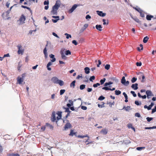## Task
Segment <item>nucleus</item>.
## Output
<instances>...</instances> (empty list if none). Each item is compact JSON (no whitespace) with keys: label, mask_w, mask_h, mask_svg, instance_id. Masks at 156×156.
<instances>
[{"label":"nucleus","mask_w":156,"mask_h":156,"mask_svg":"<svg viewBox=\"0 0 156 156\" xmlns=\"http://www.w3.org/2000/svg\"><path fill=\"white\" fill-rule=\"evenodd\" d=\"M136 65L137 66H141L142 65V63L141 62H137L136 63Z\"/></svg>","instance_id":"60"},{"label":"nucleus","mask_w":156,"mask_h":156,"mask_svg":"<svg viewBox=\"0 0 156 156\" xmlns=\"http://www.w3.org/2000/svg\"><path fill=\"white\" fill-rule=\"evenodd\" d=\"M135 116L137 117L140 118V115L139 113L137 112L135 114Z\"/></svg>","instance_id":"52"},{"label":"nucleus","mask_w":156,"mask_h":156,"mask_svg":"<svg viewBox=\"0 0 156 156\" xmlns=\"http://www.w3.org/2000/svg\"><path fill=\"white\" fill-rule=\"evenodd\" d=\"M110 66L109 64H106L105 66V69L107 70H108L110 68Z\"/></svg>","instance_id":"37"},{"label":"nucleus","mask_w":156,"mask_h":156,"mask_svg":"<svg viewBox=\"0 0 156 156\" xmlns=\"http://www.w3.org/2000/svg\"><path fill=\"white\" fill-rule=\"evenodd\" d=\"M148 39H149V37L147 36L145 37L144 38L143 40V42L145 43H147V42Z\"/></svg>","instance_id":"22"},{"label":"nucleus","mask_w":156,"mask_h":156,"mask_svg":"<svg viewBox=\"0 0 156 156\" xmlns=\"http://www.w3.org/2000/svg\"><path fill=\"white\" fill-rule=\"evenodd\" d=\"M17 81L19 84H21L23 82V79L21 77H18L17 78Z\"/></svg>","instance_id":"14"},{"label":"nucleus","mask_w":156,"mask_h":156,"mask_svg":"<svg viewBox=\"0 0 156 156\" xmlns=\"http://www.w3.org/2000/svg\"><path fill=\"white\" fill-rule=\"evenodd\" d=\"M85 87V85L84 84L81 85L80 87V90H82L84 89Z\"/></svg>","instance_id":"33"},{"label":"nucleus","mask_w":156,"mask_h":156,"mask_svg":"<svg viewBox=\"0 0 156 156\" xmlns=\"http://www.w3.org/2000/svg\"><path fill=\"white\" fill-rule=\"evenodd\" d=\"M57 83L59 84L60 86H62L64 85V83L62 80H59Z\"/></svg>","instance_id":"23"},{"label":"nucleus","mask_w":156,"mask_h":156,"mask_svg":"<svg viewBox=\"0 0 156 156\" xmlns=\"http://www.w3.org/2000/svg\"><path fill=\"white\" fill-rule=\"evenodd\" d=\"M10 156H20V155L17 153H12L10 154Z\"/></svg>","instance_id":"41"},{"label":"nucleus","mask_w":156,"mask_h":156,"mask_svg":"<svg viewBox=\"0 0 156 156\" xmlns=\"http://www.w3.org/2000/svg\"><path fill=\"white\" fill-rule=\"evenodd\" d=\"M65 53L66 55H70L71 54V52L69 50L66 51Z\"/></svg>","instance_id":"39"},{"label":"nucleus","mask_w":156,"mask_h":156,"mask_svg":"<svg viewBox=\"0 0 156 156\" xmlns=\"http://www.w3.org/2000/svg\"><path fill=\"white\" fill-rule=\"evenodd\" d=\"M79 5H77V4H74L73 6L69 10V13H72L77 8V7Z\"/></svg>","instance_id":"4"},{"label":"nucleus","mask_w":156,"mask_h":156,"mask_svg":"<svg viewBox=\"0 0 156 156\" xmlns=\"http://www.w3.org/2000/svg\"><path fill=\"white\" fill-rule=\"evenodd\" d=\"M21 7L23 8L27 9L29 10H30V8L27 6L21 5Z\"/></svg>","instance_id":"54"},{"label":"nucleus","mask_w":156,"mask_h":156,"mask_svg":"<svg viewBox=\"0 0 156 156\" xmlns=\"http://www.w3.org/2000/svg\"><path fill=\"white\" fill-rule=\"evenodd\" d=\"M65 92V90L64 89H62L60 90V94L62 95Z\"/></svg>","instance_id":"47"},{"label":"nucleus","mask_w":156,"mask_h":156,"mask_svg":"<svg viewBox=\"0 0 156 156\" xmlns=\"http://www.w3.org/2000/svg\"><path fill=\"white\" fill-rule=\"evenodd\" d=\"M142 11H140V16L142 17H144L145 16V15H144V14L142 13Z\"/></svg>","instance_id":"53"},{"label":"nucleus","mask_w":156,"mask_h":156,"mask_svg":"<svg viewBox=\"0 0 156 156\" xmlns=\"http://www.w3.org/2000/svg\"><path fill=\"white\" fill-rule=\"evenodd\" d=\"M108 133V129L105 128L102 129L100 132V133L103 135H106Z\"/></svg>","instance_id":"11"},{"label":"nucleus","mask_w":156,"mask_h":156,"mask_svg":"<svg viewBox=\"0 0 156 156\" xmlns=\"http://www.w3.org/2000/svg\"><path fill=\"white\" fill-rule=\"evenodd\" d=\"M145 147H137L136 148V150L138 151H141L143 149L145 148Z\"/></svg>","instance_id":"50"},{"label":"nucleus","mask_w":156,"mask_h":156,"mask_svg":"<svg viewBox=\"0 0 156 156\" xmlns=\"http://www.w3.org/2000/svg\"><path fill=\"white\" fill-rule=\"evenodd\" d=\"M52 17L54 19H52V21L54 23H56L60 20L59 17L58 16H52Z\"/></svg>","instance_id":"5"},{"label":"nucleus","mask_w":156,"mask_h":156,"mask_svg":"<svg viewBox=\"0 0 156 156\" xmlns=\"http://www.w3.org/2000/svg\"><path fill=\"white\" fill-rule=\"evenodd\" d=\"M81 108L83 110H86L87 109V107L85 106H82L81 107Z\"/></svg>","instance_id":"61"},{"label":"nucleus","mask_w":156,"mask_h":156,"mask_svg":"<svg viewBox=\"0 0 156 156\" xmlns=\"http://www.w3.org/2000/svg\"><path fill=\"white\" fill-rule=\"evenodd\" d=\"M96 12L98 15L101 17H104L106 15V13H103L101 11L98 10L96 11Z\"/></svg>","instance_id":"7"},{"label":"nucleus","mask_w":156,"mask_h":156,"mask_svg":"<svg viewBox=\"0 0 156 156\" xmlns=\"http://www.w3.org/2000/svg\"><path fill=\"white\" fill-rule=\"evenodd\" d=\"M76 83V81L74 80L70 84V86H73V87H74L75 86V83Z\"/></svg>","instance_id":"32"},{"label":"nucleus","mask_w":156,"mask_h":156,"mask_svg":"<svg viewBox=\"0 0 156 156\" xmlns=\"http://www.w3.org/2000/svg\"><path fill=\"white\" fill-rule=\"evenodd\" d=\"M10 12V11L9 10H7L5 13L7 17H8L9 16V14Z\"/></svg>","instance_id":"56"},{"label":"nucleus","mask_w":156,"mask_h":156,"mask_svg":"<svg viewBox=\"0 0 156 156\" xmlns=\"http://www.w3.org/2000/svg\"><path fill=\"white\" fill-rule=\"evenodd\" d=\"M77 137L78 138H83L86 137H88V138H89V136L87 135H83V136L79 135L77 136Z\"/></svg>","instance_id":"27"},{"label":"nucleus","mask_w":156,"mask_h":156,"mask_svg":"<svg viewBox=\"0 0 156 156\" xmlns=\"http://www.w3.org/2000/svg\"><path fill=\"white\" fill-rule=\"evenodd\" d=\"M69 102L70 103L67 104V106L68 107H70L71 106L73 105V101L72 100H69Z\"/></svg>","instance_id":"24"},{"label":"nucleus","mask_w":156,"mask_h":156,"mask_svg":"<svg viewBox=\"0 0 156 156\" xmlns=\"http://www.w3.org/2000/svg\"><path fill=\"white\" fill-rule=\"evenodd\" d=\"M25 20L26 18L25 16L23 15H22L20 18V21L21 23L23 24L24 23Z\"/></svg>","instance_id":"8"},{"label":"nucleus","mask_w":156,"mask_h":156,"mask_svg":"<svg viewBox=\"0 0 156 156\" xmlns=\"http://www.w3.org/2000/svg\"><path fill=\"white\" fill-rule=\"evenodd\" d=\"M97 29H98L99 28H101L102 26L101 25H97L95 27Z\"/></svg>","instance_id":"44"},{"label":"nucleus","mask_w":156,"mask_h":156,"mask_svg":"<svg viewBox=\"0 0 156 156\" xmlns=\"http://www.w3.org/2000/svg\"><path fill=\"white\" fill-rule=\"evenodd\" d=\"M95 77L94 76H91L90 77L89 80L90 81L93 82V80H95Z\"/></svg>","instance_id":"42"},{"label":"nucleus","mask_w":156,"mask_h":156,"mask_svg":"<svg viewBox=\"0 0 156 156\" xmlns=\"http://www.w3.org/2000/svg\"><path fill=\"white\" fill-rule=\"evenodd\" d=\"M105 98V97L102 96H101L98 99L99 100H102Z\"/></svg>","instance_id":"48"},{"label":"nucleus","mask_w":156,"mask_h":156,"mask_svg":"<svg viewBox=\"0 0 156 156\" xmlns=\"http://www.w3.org/2000/svg\"><path fill=\"white\" fill-rule=\"evenodd\" d=\"M130 93L132 94L134 97H136V94L135 93V92L134 91H131Z\"/></svg>","instance_id":"49"},{"label":"nucleus","mask_w":156,"mask_h":156,"mask_svg":"<svg viewBox=\"0 0 156 156\" xmlns=\"http://www.w3.org/2000/svg\"><path fill=\"white\" fill-rule=\"evenodd\" d=\"M154 103H153V102L151 103V104L150 105H149V106H148V110H150L151 109L152 107L153 106H154Z\"/></svg>","instance_id":"28"},{"label":"nucleus","mask_w":156,"mask_h":156,"mask_svg":"<svg viewBox=\"0 0 156 156\" xmlns=\"http://www.w3.org/2000/svg\"><path fill=\"white\" fill-rule=\"evenodd\" d=\"M91 18L90 16L89 15H87L86 16V19L88 20V19H90Z\"/></svg>","instance_id":"62"},{"label":"nucleus","mask_w":156,"mask_h":156,"mask_svg":"<svg viewBox=\"0 0 156 156\" xmlns=\"http://www.w3.org/2000/svg\"><path fill=\"white\" fill-rule=\"evenodd\" d=\"M145 129H156V126H153L151 127H146L145 128Z\"/></svg>","instance_id":"29"},{"label":"nucleus","mask_w":156,"mask_h":156,"mask_svg":"<svg viewBox=\"0 0 156 156\" xmlns=\"http://www.w3.org/2000/svg\"><path fill=\"white\" fill-rule=\"evenodd\" d=\"M85 72L86 74H88L90 73V68L88 67H86L84 68Z\"/></svg>","instance_id":"18"},{"label":"nucleus","mask_w":156,"mask_h":156,"mask_svg":"<svg viewBox=\"0 0 156 156\" xmlns=\"http://www.w3.org/2000/svg\"><path fill=\"white\" fill-rule=\"evenodd\" d=\"M124 84H123L126 86H128L129 84V82L128 81H126V82Z\"/></svg>","instance_id":"64"},{"label":"nucleus","mask_w":156,"mask_h":156,"mask_svg":"<svg viewBox=\"0 0 156 156\" xmlns=\"http://www.w3.org/2000/svg\"><path fill=\"white\" fill-rule=\"evenodd\" d=\"M67 122L65 125L64 127V129L63 130H66L68 129H70L72 127V125L69 122V120H67Z\"/></svg>","instance_id":"2"},{"label":"nucleus","mask_w":156,"mask_h":156,"mask_svg":"<svg viewBox=\"0 0 156 156\" xmlns=\"http://www.w3.org/2000/svg\"><path fill=\"white\" fill-rule=\"evenodd\" d=\"M60 6V2L59 0L56 1L55 5L53 6L51 13L54 15H57V10Z\"/></svg>","instance_id":"1"},{"label":"nucleus","mask_w":156,"mask_h":156,"mask_svg":"<svg viewBox=\"0 0 156 156\" xmlns=\"http://www.w3.org/2000/svg\"><path fill=\"white\" fill-rule=\"evenodd\" d=\"M154 17L153 16L147 15L146 16V19L147 20H150L151 19Z\"/></svg>","instance_id":"20"},{"label":"nucleus","mask_w":156,"mask_h":156,"mask_svg":"<svg viewBox=\"0 0 156 156\" xmlns=\"http://www.w3.org/2000/svg\"><path fill=\"white\" fill-rule=\"evenodd\" d=\"M46 126H49L50 129H53V126L52 125L50 124L49 123H46Z\"/></svg>","instance_id":"26"},{"label":"nucleus","mask_w":156,"mask_h":156,"mask_svg":"<svg viewBox=\"0 0 156 156\" xmlns=\"http://www.w3.org/2000/svg\"><path fill=\"white\" fill-rule=\"evenodd\" d=\"M76 133V132H74L73 130L72 129H71L69 135L70 136H73L74 135H75Z\"/></svg>","instance_id":"21"},{"label":"nucleus","mask_w":156,"mask_h":156,"mask_svg":"<svg viewBox=\"0 0 156 156\" xmlns=\"http://www.w3.org/2000/svg\"><path fill=\"white\" fill-rule=\"evenodd\" d=\"M52 65V63L51 62H49L47 65V67L48 70L50 71L51 70V68L49 67V66Z\"/></svg>","instance_id":"17"},{"label":"nucleus","mask_w":156,"mask_h":156,"mask_svg":"<svg viewBox=\"0 0 156 156\" xmlns=\"http://www.w3.org/2000/svg\"><path fill=\"white\" fill-rule=\"evenodd\" d=\"M121 82V83L123 84L125 83V82H126V80L125 79V77L124 76H123L122 78Z\"/></svg>","instance_id":"30"},{"label":"nucleus","mask_w":156,"mask_h":156,"mask_svg":"<svg viewBox=\"0 0 156 156\" xmlns=\"http://www.w3.org/2000/svg\"><path fill=\"white\" fill-rule=\"evenodd\" d=\"M146 119L147 120V121L148 122H149L151 120H152L153 118H150L149 117H147V118Z\"/></svg>","instance_id":"55"},{"label":"nucleus","mask_w":156,"mask_h":156,"mask_svg":"<svg viewBox=\"0 0 156 156\" xmlns=\"http://www.w3.org/2000/svg\"><path fill=\"white\" fill-rule=\"evenodd\" d=\"M64 50L62 49L60 51V53L61 55V57L63 59L66 60L67 59V57L64 54Z\"/></svg>","instance_id":"6"},{"label":"nucleus","mask_w":156,"mask_h":156,"mask_svg":"<svg viewBox=\"0 0 156 156\" xmlns=\"http://www.w3.org/2000/svg\"><path fill=\"white\" fill-rule=\"evenodd\" d=\"M59 80L56 77H53L51 79V80L55 83H57Z\"/></svg>","instance_id":"9"},{"label":"nucleus","mask_w":156,"mask_h":156,"mask_svg":"<svg viewBox=\"0 0 156 156\" xmlns=\"http://www.w3.org/2000/svg\"><path fill=\"white\" fill-rule=\"evenodd\" d=\"M138 84L137 83H136L134 84H133L131 86V87L133 89L135 90H136L138 89Z\"/></svg>","instance_id":"15"},{"label":"nucleus","mask_w":156,"mask_h":156,"mask_svg":"<svg viewBox=\"0 0 156 156\" xmlns=\"http://www.w3.org/2000/svg\"><path fill=\"white\" fill-rule=\"evenodd\" d=\"M133 8L139 12H140V11H142V10L140 8H137L136 7H133Z\"/></svg>","instance_id":"45"},{"label":"nucleus","mask_w":156,"mask_h":156,"mask_svg":"<svg viewBox=\"0 0 156 156\" xmlns=\"http://www.w3.org/2000/svg\"><path fill=\"white\" fill-rule=\"evenodd\" d=\"M22 46L21 45H18L17 46V48L18 49V54L23 55L24 52V50L21 48Z\"/></svg>","instance_id":"3"},{"label":"nucleus","mask_w":156,"mask_h":156,"mask_svg":"<svg viewBox=\"0 0 156 156\" xmlns=\"http://www.w3.org/2000/svg\"><path fill=\"white\" fill-rule=\"evenodd\" d=\"M115 94L118 95L121 94V91L119 90H116L115 91Z\"/></svg>","instance_id":"31"},{"label":"nucleus","mask_w":156,"mask_h":156,"mask_svg":"<svg viewBox=\"0 0 156 156\" xmlns=\"http://www.w3.org/2000/svg\"><path fill=\"white\" fill-rule=\"evenodd\" d=\"M102 104L101 105H100L99 104H98V107L100 108H102L105 107V103L104 102H102Z\"/></svg>","instance_id":"34"},{"label":"nucleus","mask_w":156,"mask_h":156,"mask_svg":"<svg viewBox=\"0 0 156 156\" xmlns=\"http://www.w3.org/2000/svg\"><path fill=\"white\" fill-rule=\"evenodd\" d=\"M135 104L137 105H140L141 104V102L139 103L137 101H135Z\"/></svg>","instance_id":"57"},{"label":"nucleus","mask_w":156,"mask_h":156,"mask_svg":"<svg viewBox=\"0 0 156 156\" xmlns=\"http://www.w3.org/2000/svg\"><path fill=\"white\" fill-rule=\"evenodd\" d=\"M65 35L66 36V38L67 39H69V38L71 37V36L69 34H68L67 33L65 34Z\"/></svg>","instance_id":"35"},{"label":"nucleus","mask_w":156,"mask_h":156,"mask_svg":"<svg viewBox=\"0 0 156 156\" xmlns=\"http://www.w3.org/2000/svg\"><path fill=\"white\" fill-rule=\"evenodd\" d=\"M49 4V2L48 1H44V5H48Z\"/></svg>","instance_id":"63"},{"label":"nucleus","mask_w":156,"mask_h":156,"mask_svg":"<svg viewBox=\"0 0 156 156\" xmlns=\"http://www.w3.org/2000/svg\"><path fill=\"white\" fill-rule=\"evenodd\" d=\"M146 94L148 98H149L150 96L152 95V93L151 91L147 90L146 91Z\"/></svg>","instance_id":"12"},{"label":"nucleus","mask_w":156,"mask_h":156,"mask_svg":"<svg viewBox=\"0 0 156 156\" xmlns=\"http://www.w3.org/2000/svg\"><path fill=\"white\" fill-rule=\"evenodd\" d=\"M49 57L51 58H52L51 60V61L52 62H55L56 61V58L54 57L55 56L54 55L51 54L49 55Z\"/></svg>","instance_id":"13"},{"label":"nucleus","mask_w":156,"mask_h":156,"mask_svg":"<svg viewBox=\"0 0 156 156\" xmlns=\"http://www.w3.org/2000/svg\"><path fill=\"white\" fill-rule=\"evenodd\" d=\"M51 121L53 122H55V121L56 117L55 116V113H52L51 117Z\"/></svg>","instance_id":"16"},{"label":"nucleus","mask_w":156,"mask_h":156,"mask_svg":"<svg viewBox=\"0 0 156 156\" xmlns=\"http://www.w3.org/2000/svg\"><path fill=\"white\" fill-rule=\"evenodd\" d=\"M156 111V106L154 107V108L153 109H152V111L151 112V113H153L155 112Z\"/></svg>","instance_id":"58"},{"label":"nucleus","mask_w":156,"mask_h":156,"mask_svg":"<svg viewBox=\"0 0 156 156\" xmlns=\"http://www.w3.org/2000/svg\"><path fill=\"white\" fill-rule=\"evenodd\" d=\"M57 114L58 116L57 117L56 119L57 120H58L60 119L62 117L61 112H59L57 113Z\"/></svg>","instance_id":"19"},{"label":"nucleus","mask_w":156,"mask_h":156,"mask_svg":"<svg viewBox=\"0 0 156 156\" xmlns=\"http://www.w3.org/2000/svg\"><path fill=\"white\" fill-rule=\"evenodd\" d=\"M105 80H106V79L105 78H104L103 79L101 80L100 81L101 84H103L105 82Z\"/></svg>","instance_id":"40"},{"label":"nucleus","mask_w":156,"mask_h":156,"mask_svg":"<svg viewBox=\"0 0 156 156\" xmlns=\"http://www.w3.org/2000/svg\"><path fill=\"white\" fill-rule=\"evenodd\" d=\"M48 46V44H47L45 46V47L44 49L43 52L44 54V57L45 58H47L48 57V54L47 53V50L46 49V47Z\"/></svg>","instance_id":"10"},{"label":"nucleus","mask_w":156,"mask_h":156,"mask_svg":"<svg viewBox=\"0 0 156 156\" xmlns=\"http://www.w3.org/2000/svg\"><path fill=\"white\" fill-rule=\"evenodd\" d=\"M72 43L74 44L75 45H76L78 44V43H77L76 41L75 40H74L72 41Z\"/></svg>","instance_id":"59"},{"label":"nucleus","mask_w":156,"mask_h":156,"mask_svg":"<svg viewBox=\"0 0 156 156\" xmlns=\"http://www.w3.org/2000/svg\"><path fill=\"white\" fill-rule=\"evenodd\" d=\"M140 74L141 76H142V80L141 81V82H144V80L145 78V76L142 73L140 72Z\"/></svg>","instance_id":"25"},{"label":"nucleus","mask_w":156,"mask_h":156,"mask_svg":"<svg viewBox=\"0 0 156 156\" xmlns=\"http://www.w3.org/2000/svg\"><path fill=\"white\" fill-rule=\"evenodd\" d=\"M100 85V84L99 83H97L96 84H93V86L94 87H97L98 86H99Z\"/></svg>","instance_id":"51"},{"label":"nucleus","mask_w":156,"mask_h":156,"mask_svg":"<svg viewBox=\"0 0 156 156\" xmlns=\"http://www.w3.org/2000/svg\"><path fill=\"white\" fill-rule=\"evenodd\" d=\"M112 80L115 81V82L117 83L118 82V80L115 77H112L111 78Z\"/></svg>","instance_id":"43"},{"label":"nucleus","mask_w":156,"mask_h":156,"mask_svg":"<svg viewBox=\"0 0 156 156\" xmlns=\"http://www.w3.org/2000/svg\"><path fill=\"white\" fill-rule=\"evenodd\" d=\"M102 89L103 90H111V88H109L107 87H103L102 88Z\"/></svg>","instance_id":"46"},{"label":"nucleus","mask_w":156,"mask_h":156,"mask_svg":"<svg viewBox=\"0 0 156 156\" xmlns=\"http://www.w3.org/2000/svg\"><path fill=\"white\" fill-rule=\"evenodd\" d=\"M113 83V82H109L108 83H105L104 84V86H107L108 85L112 84Z\"/></svg>","instance_id":"36"},{"label":"nucleus","mask_w":156,"mask_h":156,"mask_svg":"<svg viewBox=\"0 0 156 156\" xmlns=\"http://www.w3.org/2000/svg\"><path fill=\"white\" fill-rule=\"evenodd\" d=\"M137 80V78L135 77H133L132 78L131 80L132 83H134Z\"/></svg>","instance_id":"38"}]
</instances>
